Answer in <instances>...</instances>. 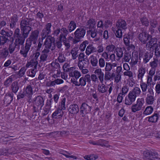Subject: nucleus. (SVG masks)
Wrapping results in <instances>:
<instances>
[{"mask_svg":"<svg viewBox=\"0 0 160 160\" xmlns=\"http://www.w3.org/2000/svg\"><path fill=\"white\" fill-rule=\"evenodd\" d=\"M23 43H16V41H15L14 43H12L9 45L8 49V51L9 53L11 54H12L15 51L16 48H18V49L20 48V45H22L23 44Z\"/></svg>","mask_w":160,"mask_h":160,"instance_id":"15","label":"nucleus"},{"mask_svg":"<svg viewBox=\"0 0 160 160\" xmlns=\"http://www.w3.org/2000/svg\"><path fill=\"white\" fill-rule=\"evenodd\" d=\"M88 63V59H83L80 61H78V66L80 69H82L84 68H86Z\"/></svg>","mask_w":160,"mask_h":160,"instance_id":"24","label":"nucleus"},{"mask_svg":"<svg viewBox=\"0 0 160 160\" xmlns=\"http://www.w3.org/2000/svg\"><path fill=\"white\" fill-rule=\"evenodd\" d=\"M98 64L101 68H105L106 62H105L104 58H101L98 60Z\"/></svg>","mask_w":160,"mask_h":160,"instance_id":"39","label":"nucleus"},{"mask_svg":"<svg viewBox=\"0 0 160 160\" xmlns=\"http://www.w3.org/2000/svg\"><path fill=\"white\" fill-rule=\"evenodd\" d=\"M96 24V22L94 19H91L89 20L85 26L87 29H92L94 28Z\"/></svg>","mask_w":160,"mask_h":160,"instance_id":"20","label":"nucleus"},{"mask_svg":"<svg viewBox=\"0 0 160 160\" xmlns=\"http://www.w3.org/2000/svg\"><path fill=\"white\" fill-rule=\"evenodd\" d=\"M8 41V39L5 36H0V46L4 45Z\"/></svg>","mask_w":160,"mask_h":160,"instance_id":"42","label":"nucleus"},{"mask_svg":"<svg viewBox=\"0 0 160 160\" xmlns=\"http://www.w3.org/2000/svg\"><path fill=\"white\" fill-rule=\"evenodd\" d=\"M153 111V108L152 106H148L143 112V114L148 115L151 114Z\"/></svg>","mask_w":160,"mask_h":160,"instance_id":"40","label":"nucleus"},{"mask_svg":"<svg viewBox=\"0 0 160 160\" xmlns=\"http://www.w3.org/2000/svg\"><path fill=\"white\" fill-rule=\"evenodd\" d=\"M150 37H151V35L147 34L146 32L144 31L139 34L138 38L142 43L146 44Z\"/></svg>","mask_w":160,"mask_h":160,"instance_id":"11","label":"nucleus"},{"mask_svg":"<svg viewBox=\"0 0 160 160\" xmlns=\"http://www.w3.org/2000/svg\"><path fill=\"white\" fill-rule=\"evenodd\" d=\"M152 53L151 52H145L143 56V62L145 63H146L148 62L150 59L152 57Z\"/></svg>","mask_w":160,"mask_h":160,"instance_id":"23","label":"nucleus"},{"mask_svg":"<svg viewBox=\"0 0 160 160\" xmlns=\"http://www.w3.org/2000/svg\"><path fill=\"white\" fill-rule=\"evenodd\" d=\"M91 82V76L90 75L87 74L84 77L81 78L79 80L80 86H85L86 84V82L90 83Z\"/></svg>","mask_w":160,"mask_h":160,"instance_id":"14","label":"nucleus"},{"mask_svg":"<svg viewBox=\"0 0 160 160\" xmlns=\"http://www.w3.org/2000/svg\"><path fill=\"white\" fill-rule=\"evenodd\" d=\"M115 47L114 45L111 44L107 46L106 47V50L108 52H112L115 49Z\"/></svg>","mask_w":160,"mask_h":160,"instance_id":"59","label":"nucleus"},{"mask_svg":"<svg viewBox=\"0 0 160 160\" xmlns=\"http://www.w3.org/2000/svg\"><path fill=\"white\" fill-rule=\"evenodd\" d=\"M24 91L26 96L29 98L31 97L33 94V91L32 88L30 85H28Z\"/></svg>","mask_w":160,"mask_h":160,"instance_id":"21","label":"nucleus"},{"mask_svg":"<svg viewBox=\"0 0 160 160\" xmlns=\"http://www.w3.org/2000/svg\"><path fill=\"white\" fill-rule=\"evenodd\" d=\"M55 45L58 49H60L62 46V41L59 39L57 40L55 43Z\"/></svg>","mask_w":160,"mask_h":160,"instance_id":"55","label":"nucleus"},{"mask_svg":"<svg viewBox=\"0 0 160 160\" xmlns=\"http://www.w3.org/2000/svg\"><path fill=\"white\" fill-rule=\"evenodd\" d=\"M38 63L37 60H35L33 59H31L30 62H28L26 65V67L28 68L30 66L33 67L34 68L37 69V66Z\"/></svg>","mask_w":160,"mask_h":160,"instance_id":"25","label":"nucleus"},{"mask_svg":"<svg viewBox=\"0 0 160 160\" xmlns=\"http://www.w3.org/2000/svg\"><path fill=\"white\" fill-rule=\"evenodd\" d=\"M158 60L154 59V61L150 62V65L153 68H154L157 67L158 65Z\"/></svg>","mask_w":160,"mask_h":160,"instance_id":"54","label":"nucleus"},{"mask_svg":"<svg viewBox=\"0 0 160 160\" xmlns=\"http://www.w3.org/2000/svg\"><path fill=\"white\" fill-rule=\"evenodd\" d=\"M96 49L93 47L92 45L90 44L88 46L86 50V53L87 55H89L92 53L96 52Z\"/></svg>","mask_w":160,"mask_h":160,"instance_id":"28","label":"nucleus"},{"mask_svg":"<svg viewBox=\"0 0 160 160\" xmlns=\"http://www.w3.org/2000/svg\"><path fill=\"white\" fill-rule=\"evenodd\" d=\"M144 158L145 160H154L158 157V153L149 150L144 151L143 153Z\"/></svg>","mask_w":160,"mask_h":160,"instance_id":"6","label":"nucleus"},{"mask_svg":"<svg viewBox=\"0 0 160 160\" xmlns=\"http://www.w3.org/2000/svg\"><path fill=\"white\" fill-rule=\"evenodd\" d=\"M155 99L153 95L147 94L145 100L147 104L148 105L152 104L155 101Z\"/></svg>","mask_w":160,"mask_h":160,"instance_id":"27","label":"nucleus"},{"mask_svg":"<svg viewBox=\"0 0 160 160\" xmlns=\"http://www.w3.org/2000/svg\"><path fill=\"white\" fill-rule=\"evenodd\" d=\"M76 27V25L75 22L74 21H71L70 22L68 27V30L69 32H71Z\"/></svg>","mask_w":160,"mask_h":160,"instance_id":"36","label":"nucleus"},{"mask_svg":"<svg viewBox=\"0 0 160 160\" xmlns=\"http://www.w3.org/2000/svg\"><path fill=\"white\" fill-rule=\"evenodd\" d=\"M111 63L110 62H106V64L105 65V69L106 72H109L112 70Z\"/></svg>","mask_w":160,"mask_h":160,"instance_id":"51","label":"nucleus"},{"mask_svg":"<svg viewBox=\"0 0 160 160\" xmlns=\"http://www.w3.org/2000/svg\"><path fill=\"white\" fill-rule=\"evenodd\" d=\"M128 88L127 86H124L122 88L121 92L120 93L125 96L128 91Z\"/></svg>","mask_w":160,"mask_h":160,"instance_id":"47","label":"nucleus"},{"mask_svg":"<svg viewBox=\"0 0 160 160\" xmlns=\"http://www.w3.org/2000/svg\"><path fill=\"white\" fill-rule=\"evenodd\" d=\"M155 54L157 57H159L160 56V48L156 47L155 48Z\"/></svg>","mask_w":160,"mask_h":160,"instance_id":"64","label":"nucleus"},{"mask_svg":"<svg viewBox=\"0 0 160 160\" xmlns=\"http://www.w3.org/2000/svg\"><path fill=\"white\" fill-rule=\"evenodd\" d=\"M35 68L31 69L29 70V74L28 76L32 77H33L35 76L36 74Z\"/></svg>","mask_w":160,"mask_h":160,"instance_id":"58","label":"nucleus"},{"mask_svg":"<svg viewBox=\"0 0 160 160\" xmlns=\"http://www.w3.org/2000/svg\"><path fill=\"white\" fill-rule=\"evenodd\" d=\"M88 43V42L86 40L82 43L80 46L79 49L81 51H84Z\"/></svg>","mask_w":160,"mask_h":160,"instance_id":"45","label":"nucleus"},{"mask_svg":"<svg viewBox=\"0 0 160 160\" xmlns=\"http://www.w3.org/2000/svg\"><path fill=\"white\" fill-rule=\"evenodd\" d=\"M116 26L118 29L125 30L127 28L125 21L122 19L118 20L116 22Z\"/></svg>","mask_w":160,"mask_h":160,"instance_id":"17","label":"nucleus"},{"mask_svg":"<svg viewBox=\"0 0 160 160\" xmlns=\"http://www.w3.org/2000/svg\"><path fill=\"white\" fill-rule=\"evenodd\" d=\"M144 103L143 99L138 98L137 101V103L133 104L131 107L132 111L135 112L141 110L142 108V106Z\"/></svg>","mask_w":160,"mask_h":160,"instance_id":"7","label":"nucleus"},{"mask_svg":"<svg viewBox=\"0 0 160 160\" xmlns=\"http://www.w3.org/2000/svg\"><path fill=\"white\" fill-rule=\"evenodd\" d=\"M110 72H106L105 73L104 79L105 81H107L111 80L110 77Z\"/></svg>","mask_w":160,"mask_h":160,"instance_id":"63","label":"nucleus"},{"mask_svg":"<svg viewBox=\"0 0 160 160\" xmlns=\"http://www.w3.org/2000/svg\"><path fill=\"white\" fill-rule=\"evenodd\" d=\"M91 110V107L87 104L83 103L80 108V112L82 117H84L86 114L88 113Z\"/></svg>","mask_w":160,"mask_h":160,"instance_id":"12","label":"nucleus"},{"mask_svg":"<svg viewBox=\"0 0 160 160\" xmlns=\"http://www.w3.org/2000/svg\"><path fill=\"white\" fill-rule=\"evenodd\" d=\"M108 87L106 86L104 84H99L98 86V89L99 92L104 93L107 92Z\"/></svg>","mask_w":160,"mask_h":160,"instance_id":"22","label":"nucleus"},{"mask_svg":"<svg viewBox=\"0 0 160 160\" xmlns=\"http://www.w3.org/2000/svg\"><path fill=\"white\" fill-rule=\"evenodd\" d=\"M11 88L12 92L16 93L19 88L18 82L17 81L14 82L11 84Z\"/></svg>","mask_w":160,"mask_h":160,"instance_id":"29","label":"nucleus"},{"mask_svg":"<svg viewBox=\"0 0 160 160\" xmlns=\"http://www.w3.org/2000/svg\"><path fill=\"white\" fill-rule=\"evenodd\" d=\"M27 69L24 67L22 68L18 72V75L20 77H22L24 74Z\"/></svg>","mask_w":160,"mask_h":160,"instance_id":"53","label":"nucleus"},{"mask_svg":"<svg viewBox=\"0 0 160 160\" xmlns=\"http://www.w3.org/2000/svg\"><path fill=\"white\" fill-rule=\"evenodd\" d=\"M70 53L72 55V58L73 60L76 59L78 56V50H74L72 49Z\"/></svg>","mask_w":160,"mask_h":160,"instance_id":"46","label":"nucleus"},{"mask_svg":"<svg viewBox=\"0 0 160 160\" xmlns=\"http://www.w3.org/2000/svg\"><path fill=\"white\" fill-rule=\"evenodd\" d=\"M58 59L59 62H63L65 60V58L64 55L62 53H59Z\"/></svg>","mask_w":160,"mask_h":160,"instance_id":"50","label":"nucleus"},{"mask_svg":"<svg viewBox=\"0 0 160 160\" xmlns=\"http://www.w3.org/2000/svg\"><path fill=\"white\" fill-rule=\"evenodd\" d=\"M91 76V80L94 82H98V76L95 74H92Z\"/></svg>","mask_w":160,"mask_h":160,"instance_id":"56","label":"nucleus"},{"mask_svg":"<svg viewBox=\"0 0 160 160\" xmlns=\"http://www.w3.org/2000/svg\"><path fill=\"white\" fill-rule=\"evenodd\" d=\"M154 81L160 80V71H156V74L154 78Z\"/></svg>","mask_w":160,"mask_h":160,"instance_id":"61","label":"nucleus"},{"mask_svg":"<svg viewBox=\"0 0 160 160\" xmlns=\"http://www.w3.org/2000/svg\"><path fill=\"white\" fill-rule=\"evenodd\" d=\"M55 39L51 36H48L44 43V45L52 51L55 49Z\"/></svg>","mask_w":160,"mask_h":160,"instance_id":"9","label":"nucleus"},{"mask_svg":"<svg viewBox=\"0 0 160 160\" xmlns=\"http://www.w3.org/2000/svg\"><path fill=\"white\" fill-rule=\"evenodd\" d=\"M44 99L40 96H38L35 97L32 101V102L37 107H40V109L41 110L42 108L44 105Z\"/></svg>","mask_w":160,"mask_h":160,"instance_id":"13","label":"nucleus"},{"mask_svg":"<svg viewBox=\"0 0 160 160\" xmlns=\"http://www.w3.org/2000/svg\"><path fill=\"white\" fill-rule=\"evenodd\" d=\"M17 15L15 14L11 18L10 23V27L11 28H13L16 25L18 21Z\"/></svg>","mask_w":160,"mask_h":160,"instance_id":"19","label":"nucleus"},{"mask_svg":"<svg viewBox=\"0 0 160 160\" xmlns=\"http://www.w3.org/2000/svg\"><path fill=\"white\" fill-rule=\"evenodd\" d=\"M131 58V53L129 52H126L125 53L124 57L123 59L124 60L125 62H128Z\"/></svg>","mask_w":160,"mask_h":160,"instance_id":"43","label":"nucleus"},{"mask_svg":"<svg viewBox=\"0 0 160 160\" xmlns=\"http://www.w3.org/2000/svg\"><path fill=\"white\" fill-rule=\"evenodd\" d=\"M52 26V24L50 22L46 24L45 28L42 30L41 32V36L42 39H44L47 36H48V35L51 33Z\"/></svg>","mask_w":160,"mask_h":160,"instance_id":"10","label":"nucleus"},{"mask_svg":"<svg viewBox=\"0 0 160 160\" xmlns=\"http://www.w3.org/2000/svg\"><path fill=\"white\" fill-rule=\"evenodd\" d=\"M21 32V33H20V30L18 28H17L14 31L13 36L16 43H24L25 38L28 36V34L26 33L24 34L23 31Z\"/></svg>","mask_w":160,"mask_h":160,"instance_id":"3","label":"nucleus"},{"mask_svg":"<svg viewBox=\"0 0 160 160\" xmlns=\"http://www.w3.org/2000/svg\"><path fill=\"white\" fill-rule=\"evenodd\" d=\"M116 53L117 57L118 59L117 60V61L119 60L122 57L123 55L122 49L121 48H117L116 49Z\"/></svg>","mask_w":160,"mask_h":160,"instance_id":"35","label":"nucleus"},{"mask_svg":"<svg viewBox=\"0 0 160 160\" xmlns=\"http://www.w3.org/2000/svg\"><path fill=\"white\" fill-rule=\"evenodd\" d=\"M138 61V54L132 55L131 58V64L132 66L136 64Z\"/></svg>","mask_w":160,"mask_h":160,"instance_id":"34","label":"nucleus"},{"mask_svg":"<svg viewBox=\"0 0 160 160\" xmlns=\"http://www.w3.org/2000/svg\"><path fill=\"white\" fill-rule=\"evenodd\" d=\"M141 21L142 24L146 26H147L149 25V22L148 19L146 18L143 17L141 19Z\"/></svg>","mask_w":160,"mask_h":160,"instance_id":"49","label":"nucleus"},{"mask_svg":"<svg viewBox=\"0 0 160 160\" xmlns=\"http://www.w3.org/2000/svg\"><path fill=\"white\" fill-rule=\"evenodd\" d=\"M123 75L125 76L128 77L129 78H132L133 77L132 72L128 70H127V71L123 72Z\"/></svg>","mask_w":160,"mask_h":160,"instance_id":"52","label":"nucleus"},{"mask_svg":"<svg viewBox=\"0 0 160 160\" xmlns=\"http://www.w3.org/2000/svg\"><path fill=\"white\" fill-rule=\"evenodd\" d=\"M98 60L96 56L92 55L90 56V62L92 66L96 67L97 66Z\"/></svg>","mask_w":160,"mask_h":160,"instance_id":"31","label":"nucleus"},{"mask_svg":"<svg viewBox=\"0 0 160 160\" xmlns=\"http://www.w3.org/2000/svg\"><path fill=\"white\" fill-rule=\"evenodd\" d=\"M141 91L139 88L136 87L129 92L128 96L125 99L124 103L128 105H130L134 102L136 98L139 96Z\"/></svg>","mask_w":160,"mask_h":160,"instance_id":"1","label":"nucleus"},{"mask_svg":"<svg viewBox=\"0 0 160 160\" xmlns=\"http://www.w3.org/2000/svg\"><path fill=\"white\" fill-rule=\"evenodd\" d=\"M149 38H150V39L149 40L148 42L146 43V46H148V47H150L151 48L152 46V44H154V42H156L157 41V39L156 38H152V36L151 35V37H149Z\"/></svg>","mask_w":160,"mask_h":160,"instance_id":"38","label":"nucleus"},{"mask_svg":"<svg viewBox=\"0 0 160 160\" xmlns=\"http://www.w3.org/2000/svg\"><path fill=\"white\" fill-rule=\"evenodd\" d=\"M31 20L28 18H22L20 23V28L21 31H23L24 34L29 35L32 28L31 27L32 24Z\"/></svg>","mask_w":160,"mask_h":160,"instance_id":"2","label":"nucleus"},{"mask_svg":"<svg viewBox=\"0 0 160 160\" xmlns=\"http://www.w3.org/2000/svg\"><path fill=\"white\" fill-rule=\"evenodd\" d=\"M48 56V54L42 53L40 57L41 61H42V62H44L46 61Z\"/></svg>","mask_w":160,"mask_h":160,"instance_id":"62","label":"nucleus"},{"mask_svg":"<svg viewBox=\"0 0 160 160\" xmlns=\"http://www.w3.org/2000/svg\"><path fill=\"white\" fill-rule=\"evenodd\" d=\"M32 44L26 41L25 46H24V43L22 45L20 51V53L22 56L26 58L28 56V54L30 51Z\"/></svg>","mask_w":160,"mask_h":160,"instance_id":"5","label":"nucleus"},{"mask_svg":"<svg viewBox=\"0 0 160 160\" xmlns=\"http://www.w3.org/2000/svg\"><path fill=\"white\" fill-rule=\"evenodd\" d=\"M39 32L38 30H36L32 31L29 37L26 40L32 44V43L35 44L38 40Z\"/></svg>","mask_w":160,"mask_h":160,"instance_id":"8","label":"nucleus"},{"mask_svg":"<svg viewBox=\"0 0 160 160\" xmlns=\"http://www.w3.org/2000/svg\"><path fill=\"white\" fill-rule=\"evenodd\" d=\"M140 86L142 92H145L147 91L148 87L147 83L142 82H140Z\"/></svg>","mask_w":160,"mask_h":160,"instance_id":"41","label":"nucleus"},{"mask_svg":"<svg viewBox=\"0 0 160 160\" xmlns=\"http://www.w3.org/2000/svg\"><path fill=\"white\" fill-rule=\"evenodd\" d=\"M116 37L118 38H121L122 36V30L120 29H118L116 31L115 33Z\"/></svg>","mask_w":160,"mask_h":160,"instance_id":"60","label":"nucleus"},{"mask_svg":"<svg viewBox=\"0 0 160 160\" xmlns=\"http://www.w3.org/2000/svg\"><path fill=\"white\" fill-rule=\"evenodd\" d=\"M86 34V30L82 27L77 29L74 33L73 44H76L81 41L84 38Z\"/></svg>","mask_w":160,"mask_h":160,"instance_id":"4","label":"nucleus"},{"mask_svg":"<svg viewBox=\"0 0 160 160\" xmlns=\"http://www.w3.org/2000/svg\"><path fill=\"white\" fill-rule=\"evenodd\" d=\"M85 54L84 53L81 52L78 55V61H82L83 59H87V58H84Z\"/></svg>","mask_w":160,"mask_h":160,"instance_id":"57","label":"nucleus"},{"mask_svg":"<svg viewBox=\"0 0 160 160\" xmlns=\"http://www.w3.org/2000/svg\"><path fill=\"white\" fill-rule=\"evenodd\" d=\"M63 115V112L60 109H58L57 111L54 112L52 114L53 118H59L62 117Z\"/></svg>","mask_w":160,"mask_h":160,"instance_id":"26","label":"nucleus"},{"mask_svg":"<svg viewBox=\"0 0 160 160\" xmlns=\"http://www.w3.org/2000/svg\"><path fill=\"white\" fill-rule=\"evenodd\" d=\"M9 54L8 50L5 48H3L0 50V57L2 58H5Z\"/></svg>","mask_w":160,"mask_h":160,"instance_id":"30","label":"nucleus"},{"mask_svg":"<svg viewBox=\"0 0 160 160\" xmlns=\"http://www.w3.org/2000/svg\"><path fill=\"white\" fill-rule=\"evenodd\" d=\"M0 33L2 34V36H5V37H10L12 35V32H9L8 31H5L4 29L2 30L0 32Z\"/></svg>","mask_w":160,"mask_h":160,"instance_id":"44","label":"nucleus"},{"mask_svg":"<svg viewBox=\"0 0 160 160\" xmlns=\"http://www.w3.org/2000/svg\"><path fill=\"white\" fill-rule=\"evenodd\" d=\"M14 75H13L9 77L4 82V85L6 87H8L11 84L12 82L14 80Z\"/></svg>","mask_w":160,"mask_h":160,"instance_id":"32","label":"nucleus"},{"mask_svg":"<svg viewBox=\"0 0 160 160\" xmlns=\"http://www.w3.org/2000/svg\"><path fill=\"white\" fill-rule=\"evenodd\" d=\"M13 94L8 93L6 94L4 99V103H7V106L9 105L13 99Z\"/></svg>","mask_w":160,"mask_h":160,"instance_id":"18","label":"nucleus"},{"mask_svg":"<svg viewBox=\"0 0 160 160\" xmlns=\"http://www.w3.org/2000/svg\"><path fill=\"white\" fill-rule=\"evenodd\" d=\"M145 68L141 67L138 70V79H140L142 81V78L145 73Z\"/></svg>","mask_w":160,"mask_h":160,"instance_id":"33","label":"nucleus"},{"mask_svg":"<svg viewBox=\"0 0 160 160\" xmlns=\"http://www.w3.org/2000/svg\"><path fill=\"white\" fill-rule=\"evenodd\" d=\"M50 110V108L45 106L43 108L42 110L40 112L42 113V115L44 116L47 115L49 112Z\"/></svg>","mask_w":160,"mask_h":160,"instance_id":"48","label":"nucleus"},{"mask_svg":"<svg viewBox=\"0 0 160 160\" xmlns=\"http://www.w3.org/2000/svg\"><path fill=\"white\" fill-rule=\"evenodd\" d=\"M158 115V113H154L152 116L149 117L148 121L152 122H157Z\"/></svg>","mask_w":160,"mask_h":160,"instance_id":"37","label":"nucleus"},{"mask_svg":"<svg viewBox=\"0 0 160 160\" xmlns=\"http://www.w3.org/2000/svg\"><path fill=\"white\" fill-rule=\"evenodd\" d=\"M68 109L69 113L73 114H77L79 111L78 106L76 104H72L70 105Z\"/></svg>","mask_w":160,"mask_h":160,"instance_id":"16","label":"nucleus"}]
</instances>
